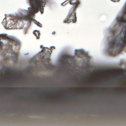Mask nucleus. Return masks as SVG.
<instances>
[{"mask_svg": "<svg viewBox=\"0 0 126 126\" xmlns=\"http://www.w3.org/2000/svg\"><path fill=\"white\" fill-rule=\"evenodd\" d=\"M37 24L38 26H39L41 27V25H42L41 24L39 23V22L38 23V24Z\"/></svg>", "mask_w": 126, "mask_h": 126, "instance_id": "ddd939ff", "label": "nucleus"}, {"mask_svg": "<svg viewBox=\"0 0 126 126\" xmlns=\"http://www.w3.org/2000/svg\"><path fill=\"white\" fill-rule=\"evenodd\" d=\"M55 47L54 46H53L52 47H51V49H52V48L55 49Z\"/></svg>", "mask_w": 126, "mask_h": 126, "instance_id": "f3484780", "label": "nucleus"}, {"mask_svg": "<svg viewBox=\"0 0 126 126\" xmlns=\"http://www.w3.org/2000/svg\"><path fill=\"white\" fill-rule=\"evenodd\" d=\"M90 83H88L87 84V86H88L89 84H90Z\"/></svg>", "mask_w": 126, "mask_h": 126, "instance_id": "6ab92c4d", "label": "nucleus"}, {"mask_svg": "<svg viewBox=\"0 0 126 126\" xmlns=\"http://www.w3.org/2000/svg\"><path fill=\"white\" fill-rule=\"evenodd\" d=\"M71 11L67 16V19L64 21L65 23H69L71 22L75 23L76 22L77 17L75 10L71 9Z\"/></svg>", "mask_w": 126, "mask_h": 126, "instance_id": "7ed1b4c3", "label": "nucleus"}, {"mask_svg": "<svg viewBox=\"0 0 126 126\" xmlns=\"http://www.w3.org/2000/svg\"><path fill=\"white\" fill-rule=\"evenodd\" d=\"M55 33V32H53L52 33V34H54Z\"/></svg>", "mask_w": 126, "mask_h": 126, "instance_id": "a211bd4d", "label": "nucleus"}, {"mask_svg": "<svg viewBox=\"0 0 126 126\" xmlns=\"http://www.w3.org/2000/svg\"><path fill=\"white\" fill-rule=\"evenodd\" d=\"M116 40L115 38L111 40L110 42V46L109 48L110 49H112V50L114 49V43L115 42Z\"/></svg>", "mask_w": 126, "mask_h": 126, "instance_id": "423d86ee", "label": "nucleus"}, {"mask_svg": "<svg viewBox=\"0 0 126 126\" xmlns=\"http://www.w3.org/2000/svg\"><path fill=\"white\" fill-rule=\"evenodd\" d=\"M3 45V44L0 41V47L1 49L2 48V47Z\"/></svg>", "mask_w": 126, "mask_h": 126, "instance_id": "9b49d317", "label": "nucleus"}, {"mask_svg": "<svg viewBox=\"0 0 126 126\" xmlns=\"http://www.w3.org/2000/svg\"><path fill=\"white\" fill-rule=\"evenodd\" d=\"M15 60L16 61L17 60V54L16 53L15 54Z\"/></svg>", "mask_w": 126, "mask_h": 126, "instance_id": "f8f14e48", "label": "nucleus"}, {"mask_svg": "<svg viewBox=\"0 0 126 126\" xmlns=\"http://www.w3.org/2000/svg\"><path fill=\"white\" fill-rule=\"evenodd\" d=\"M82 53L83 54H84V53H85V52H82Z\"/></svg>", "mask_w": 126, "mask_h": 126, "instance_id": "aec40b11", "label": "nucleus"}, {"mask_svg": "<svg viewBox=\"0 0 126 126\" xmlns=\"http://www.w3.org/2000/svg\"><path fill=\"white\" fill-rule=\"evenodd\" d=\"M73 79L74 80H75V79L74 78H73Z\"/></svg>", "mask_w": 126, "mask_h": 126, "instance_id": "5701e85b", "label": "nucleus"}, {"mask_svg": "<svg viewBox=\"0 0 126 126\" xmlns=\"http://www.w3.org/2000/svg\"><path fill=\"white\" fill-rule=\"evenodd\" d=\"M8 77L9 78H10V76H9Z\"/></svg>", "mask_w": 126, "mask_h": 126, "instance_id": "4be33fe9", "label": "nucleus"}, {"mask_svg": "<svg viewBox=\"0 0 126 126\" xmlns=\"http://www.w3.org/2000/svg\"><path fill=\"white\" fill-rule=\"evenodd\" d=\"M111 0L113 2H115L119 1V0Z\"/></svg>", "mask_w": 126, "mask_h": 126, "instance_id": "4468645a", "label": "nucleus"}, {"mask_svg": "<svg viewBox=\"0 0 126 126\" xmlns=\"http://www.w3.org/2000/svg\"><path fill=\"white\" fill-rule=\"evenodd\" d=\"M126 45V31L125 35L120 37L119 38L118 42L116 44V46L118 48L119 53Z\"/></svg>", "mask_w": 126, "mask_h": 126, "instance_id": "f03ea898", "label": "nucleus"}, {"mask_svg": "<svg viewBox=\"0 0 126 126\" xmlns=\"http://www.w3.org/2000/svg\"><path fill=\"white\" fill-rule=\"evenodd\" d=\"M124 15H126V8L123 12V15L121 16L117 17L116 18L117 22L120 23V26L121 23L123 24L124 23H126V19L124 16Z\"/></svg>", "mask_w": 126, "mask_h": 126, "instance_id": "20e7f679", "label": "nucleus"}, {"mask_svg": "<svg viewBox=\"0 0 126 126\" xmlns=\"http://www.w3.org/2000/svg\"><path fill=\"white\" fill-rule=\"evenodd\" d=\"M17 40L15 38H12L10 39V43H11L12 44H15L16 45H17Z\"/></svg>", "mask_w": 126, "mask_h": 126, "instance_id": "0eeeda50", "label": "nucleus"}, {"mask_svg": "<svg viewBox=\"0 0 126 126\" xmlns=\"http://www.w3.org/2000/svg\"><path fill=\"white\" fill-rule=\"evenodd\" d=\"M70 4L73 5L71 8V10H75L77 7L79 2L78 0H70Z\"/></svg>", "mask_w": 126, "mask_h": 126, "instance_id": "39448f33", "label": "nucleus"}, {"mask_svg": "<svg viewBox=\"0 0 126 126\" xmlns=\"http://www.w3.org/2000/svg\"><path fill=\"white\" fill-rule=\"evenodd\" d=\"M33 33L36 36L37 39L39 38V35H40V33L39 31L35 30L33 32Z\"/></svg>", "mask_w": 126, "mask_h": 126, "instance_id": "1a4fd4ad", "label": "nucleus"}, {"mask_svg": "<svg viewBox=\"0 0 126 126\" xmlns=\"http://www.w3.org/2000/svg\"><path fill=\"white\" fill-rule=\"evenodd\" d=\"M40 47L41 48L44 49V47H43V46L42 45H41L40 46Z\"/></svg>", "mask_w": 126, "mask_h": 126, "instance_id": "dca6fc26", "label": "nucleus"}, {"mask_svg": "<svg viewBox=\"0 0 126 126\" xmlns=\"http://www.w3.org/2000/svg\"><path fill=\"white\" fill-rule=\"evenodd\" d=\"M29 88H25V89H29Z\"/></svg>", "mask_w": 126, "mask_h": 126, "instance_id": "412c9836", "label": "nucleus"}, {"mask_svg": "<svg viewBox=\"0 0 126 126\" xmlns=\"http://www.w3.org/2000/svg\"><path fill=\"white\" fill-rule=\"evenodd\" d=\"M0 37L3 39H5L6 38V37L4 35H1L0 36Z\"/></svg>", "mask_w": 126, "mask_h": 126, "instance_id": "9d476101", "label": "nucleus"}, {"mask_svg": "<svg viewBox=\"0 0 126 126\" xmlns=\"http://www.w3.org/2000/svg\"><path fill=\"white\" fill-rule=\"evenodd\" d=\"M68 57L67 56H64L63 57V59L62 60V63L64 64H66L67 63V59Z\"/></svg>", "mask_w": 126, "mask_h": 126, "instance_id": "6e6552de", "label": "nucleus"}, {"mask_svg": "<svg viewBox=\"0 0 126 126\" xmlns=\"http://www.w3.org/2000/svg\"><path fill=\"white\" fill-rule=\"evenodd\" d=\"M47 0H30L31 5L32 7L29 8L28 9L29 11L27 15L25 16L22 15L21 16H16V19L17 20H21L22 19H26L27 20L32 21V18L31 17V16H33V14L37 13L38 11H40L41 14L43 12V3H46V1Z\"/></svg>", "mask_w": 126, "mask_h": 126, "instance_id": "f257e3e1", "label": "nucleus"}, {"mask_svg": "<svg viewBox=\"0 0 126 126\" xmlns=\"http://www.w3.org/2000/svg\"><path fill=\"white\" fill-rule=\"evenodd\" d=\"M65 3V2L62 3L61 5H62L63 6H64L65 4H64Z\"/></svg>", "mask_w": 126, "mask_h": 126, "instance_id": "2eb2a0df", "label": "nucleus"}]
</instances>
